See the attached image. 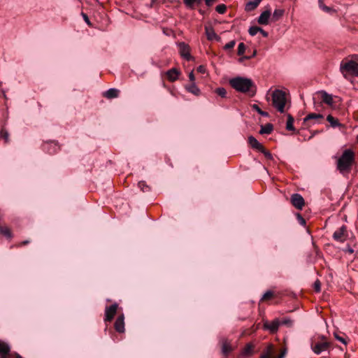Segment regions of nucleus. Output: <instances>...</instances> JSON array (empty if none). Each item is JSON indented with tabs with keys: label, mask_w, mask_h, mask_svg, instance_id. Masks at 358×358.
<instances>
[{
	"label": "nucleus",
	"mask_w": 358,
	"mask_h": 358,
	"mask_svg": "<svg viewBox=\"0 0 358 358\" xmlns=\"http://www.w3.org/2000/svg\"><path fill=\"white\" fill-rule=\"evenodd\" d=\"M231 87L238 92L254 96L257 92V86L252 79L241 76L233 78L229 81Z\"/></svg>",
	"instance_id": "nucleus-1"
},
{
	"label": "nucleus",
	"mask_w": 358,
	"mask_h": 358,
	"mask_svg": "<svg viewBox=\"0 0 358 358\" xmlns=\"http://www.w3.org/2000/svg\"><path fill=\"white\" fill-rule=\"evenodd\" d=\"M355 161V153L350 149H346L338 159L337 169L341 173H348Z\"/></svg>",
	"instance_id": "nucleus-2"
},
{
	"label": "nucleus",
	"mask_w": 358,
	"mask_h": 358,
	"mask_svg": "<svg viewBox=\"0 0 358 358\" xmlns=\"http://www.w3.org/2000/svg\"><path fill=\"white\" fill-rule=\"evenodd\" d=\"M340 71L345 78L350 76L358 77V63L352 60L343 61L340 64Z\"/></svg>",
	"instance_id": "nucleus-3"
},
{
	"label": "nucleus",
	"mask_w": 358,
	"mask_h": 358,
	"mask_svg": "<svg viewBox=\"0 0 358 358\" xmlns=\"http://www.w3.org/2000/svg\"><path fill=\"white\" fill-rule=\"evenodd\" d=\"M286 103L285 92L275 90L272 93V104L280 113H284Z\"/></svg>",
	"instance_id": "nucleus-4"
},
{
	"label": "nucleus",
	"mask_w": 358,
	"mask_h": 358,
	"mask_svg": "<svg viewBox=\"0 0 358 358\" xmlns=\"http://www.w3.org/2000/svg\"><path fill=\"white\" fill-rule=\"evenodd\" d=\"M318 338L320 340H312L310 344L312 350L317 355L328 351L331 348V343L327 341L324 336H319Z\"/></svg>",
	"instance_id": "nucleus-5"
},
{
	"label": "nucleus",
	"mask_w": 358,
	"mask_h": 358,
	"mask_svg": "<svg viewBox=\"0 0 358 358\" xmlns=\"http://www.w3.org/2000/svg\"><path fill=\"white\" fill-rule=\"evenodd\" d=\"M348 238V234L347 227L345 225H342L333 234V238L337 242L343 243Z\"/></svg>",
	"instance_id": "nucleus-6"
},
{
	"label": "nucleus",
	"mask_w": 358,
	"mask_h": 358,
	"mask_svg": "<svg viewBox=\"0 0 358 358\" xmlns=\"http://www.w3.org/2000/svg\"><path fill=\"white\" fill-rule=\"evenodd\" d=\"M323 120H324V116L322 114L311 113H309L308 115H307L303 118V124L307 127H310V124L309 122L310 120H314L315 123L320 124V123H322Z\"/></svg>",
	"instance_id": "nucleus-7"
},
{
	"label": "nucleus",
	"mask_w": 358,
	"mask_h": 358,
	"mask_svg": "<svg viewBox=\"0 0 358 358\" xmlns=\"http://www.w3.org/2000/svg\"><path fill=\"white\" fill-rule=\"evenodd\" d=\"M280 325V321L278 319H275L271 322L265 321L264 322L263 328L268 331L271 334H275L278 331Z\"/></svg>",
	"instance_id": "nucleus-8"
},
{
	"label": "nucleus",
	"mask_w": 358,
	"mask_h": 358,
	"mask_svg": "<svg viewBox=\"0 0 358 358\" xmlns=\"http://www.w3.org/2000/svg\"><path fill=\"white\" fill-rule=\"evenodd\" d=\"M178 48L179 53L182 58L187 61L192 59V56L190 55V48L187 44L184 42H180L178 43Z\"/></svg>",
	"instance_id": "nucleus-9"
},
{
	"label": "nucleus",
	"mask_w": 358,
	"mask_h": 358,
	"mask_svg": "<svg viewBox=\"0 0 358 358\" xmlns=\"http://www.w3.org/2000/svg\"><path fill=\"white\" fill-rule=\"evenodd\" d=\"M117 308L118 305L116 303L106 308L104 318L105 322H110L113 319L115 315L116 314Z\"/></svg>",
	"instance_id": "nucleus-10"
},
{
	"label": "nucleus",
	"mask_w": 358,
	"mask_h": 358,
	"mask_svg": "<svg viewBox=\"0 0 358 358\" xmlns=\"http://www.w3.org/2000/svg\"><path fill=\"white\" fill-rule=\"evenodd\" d=\"M292 204L297 209L301 210L304 206L305 202L303 196L299 194H293L291 196Z\"/></svg>",
	"instance_id": "nucleus-11"
},
{
	"label": "nucleus",
	"mask_w": 358,
	"mask_h": 358,
	"mask_svg": "<svg viewBox=\"0 0 358 358\" xmlns=\"http://www.w3.org/2000/svg\"><path fill=\"white\" fill-rule=\"evenodd\" d=\"M43 150L48 153L52 155L58 152L59 150V146L57 145V143L53 141H50L43 145Z\"/></svg>",
	"instance_id": "nucleus-12"
},
{
	"label": "nucleus",
	"mask_w": 358,
	"mask_h": 358,
	"mask_svg": "<svg viewBox=\"0 0 358 358\" xmlns=\"http://www.w3.org/2000/svg\"><path fill=\"white\" fill-rule=\"evenodd\" d=\"M320 96L321 100L324 103L332 106L333 105V96L331 94H328L326 91L321 90L317 92Z\"/></svg>",
	"instance_id": "nucleus-13"
},
{
	"label": "nucleus",
	"mask_w": 358,
	"mask_h": 358,
	"mask_svg": "<svg viewBox=\"0 0 358 358\" xmlns=\"http://www.w3.org/2000/svg\"><path fill=\"white\" fill-rule=\"evenodd\" d=\"M180 71L176 68H172L166 72L167 79L171 82H174L178 78Z\"/></svg>",
	"instance_id": "nucleus-14"
},
{
	"label": "nucleus",
	"mask_w": 358,
	"mask_h": 358,
	"mask_svg": "<svg viewBox=\"0 0 358 358\" xmlns=\"http://www.w3.org/2000/svg\"><path fill=\"white\" fill-rule=\"evenodd\" d=\"M185 6L189 10H194L201 5L203 0H182Z\"/></svg>",
	"instance_id": "nucleus-15"
},
{
	"label": "nucleus",
	"mask_w": 358,
	"mask_h": 358,
	"mask_svg": "<svg viewBox=\"0 0 358 358\" xmlns=\"http://www.w3.org/2000/svg\"><path fill=\"white\" fill-rule=\"evenodd\" d=\"M124 315H121L117 317L115 322V329L119 333H123L124 331Z\"/></svg>",
	"instance_id": "nucleus-16"
},
{
	"label": "nucleus",
	"mask_w": 358,
	"mask_h": 358,
	"mask_svg": "<svg viewBox=\"0 0 358 358\" xmlns=\"http://www.w3.org/2000/svg\"><path fill=\"white\" fill-rule=\"evenodd\" d=\"M271 17V11L266 10L262 13L258 17L257 22L259 24L266 25L268 24V19Z\"/></svg>",
	"instance_id": "nucleus-17"
},
{
	"label": "nucleus",
	"mask_w": 358,
	"mask_h": 358,
	"mask_svg": "<svg viewBox=\"0 0 358 358\" xmlns=\"http://www.w3.org/2000/svg\"><path fill=\"white\" fill-rule=\"evenodd\" d=\"M119 94V90L116 88H110L109 90L103 92V96L108 99H111L118 97Z\"/></svg>",
	"instance_id": "nucleus-18"
},
{
	"label": "nucleus",
	"mask_w": 358,
	"mask_h": 358,
	"mask_svg": "<svg viewBox=\"0 0 358 358\" xmlns=\"http://www.w3.org/2000/svg\"><path fill=\"white\" fill-rule=\"evenodd\" d=\"M248 143L255 150L260 151L264 146L252 136L248 137Z\"/></svg>",
	"instance_id": "nucleus-19"
},
{
	"label": "nucleus",
	"mask_w": 358,
	"mask_h": 358,
	"mask_svg": "<svg viewBox=\"0 0 358 358\" xmlns=\"http://www.w3.org/2000/svg\"><path fill=\"white\" fill-rule=\"evenodd\" d=\"M262 1V0H252L248 1L245 5V10L252 11L255 10L259 6Z\"/></svg>",
	"instance_id": "nucleus-20"
},
{
	"label": "nucleus",
	"mask_w": 358,
	"mask_h": 358,
	"mask_svg": "<svg viewBox=\"0 0 358 358\" xmlns=\"http://www.w3.org/2000/svg\"><path fill=\"white\" fill-rule=\"evenodd\" d=\"M205 29L208 40L212 41L213 39H220V37L216 34L213 28L206 27Z\"/></svg>",
	"instance_id": "nucleus-21"
},
{
	"label": "nucleus",
	"mask_w": 358,
	"mask_h": 358,
	"mask_svg": "<svg viewBox=\"0 0 358 358\" xmlns=\"http://www.w3.org/2000/svg\"><path fill=\"white\" fill-rule=\"evenodd\" d=\"M185 89L190 93L199 96L201 93L200 90L196 85L195 83H192L189 85L185 86Z\"/></svg>",
	"instance_id": "nucleus-22"
},
{
	"label": "nucleus",
	"mask_w": 358,
	"mask_h": 358,
	"mask_svg": "<svg viewBox=\"0 0 358 358\" xmlns=\"http://www.w3.org/2000/svg\"><path fill=\"white\" fill-rule=\"evenodd\" d=\"M273 130V126L271 123H267L265 125L261 126L259 131L260 134H270Z\"/></svg>",
	"instance_id": "nucleus-23"
},
{
	"label": "nucleus",
	"mask_w": 358,
	"mask_h": 358,
	"mask_svg": "<svg viewBox=\"0 0 358 358\" xmlns=\"http://www.w3.org/2000/svg\"><path fill=\"white\" fill-rule=\"evenodd\" d=\"M327 120L330 123V125L334 128L337 127H345V126L343 124H341L337 119L334 118L331 115H329L327 117Z\"/></svg>",
	"instance_id": "nucleus-24"
},
{
	"label": "nucleus",
	"mask_w": 358,
	"mask_h": 358,
	"mask_svg": "<svg viewBox=\"0 0 358 358\" xmlns=\"http://www.w3.org/2000/svg\"><path fill=\"white\" fill-rule=\"evenodd\" d=\"M0 234L6 237L7 238H11L13 237L10 229L6 226L0 225Z\"/></svg>",
	"instance_id": "nucleus-25"
},
{
	"label": "nucleus",
	"mask_w": 358,
	"mask_h": 358,
	"mask_svg": "<svg viewBox=\"0 0 358 358\" xmlns=\"http://www.w3.org/2000/svg\"><path fill=\"white\" fill-rule=\"evenodd\" d=\"M294 117L290 115H287V120L286 123V129L288 131H295V128L293 125Z\"/></svg>",
	"instance_id": "nucleus-26"
},
{
	"label": "nucleus",
	"mask_w": 358,
	"mask_h": 358,
	"mask_svg": "<svg viewBox=\"0 0 358 358\" xmlns=\"http://www.w3.org/2000/svg\"><path fill=\"white\" fill-rule=\"evenodd\" d=\"M285 11L283 9H275L273 13L272 20L274 22L278 21L280 18L282 17Z\"/></svg>",
	"instance_id": "nucleus-27"
},
{
	"label": "nucleus",
	"mask_w": 358,
	"mask_h": 358,
	"mask_svg": "<svg viewBox=\"0 0 358 358\" xmlns=\"http://www.w3.org/2000/svg\"><path fill=\"white\" fill-rule=\"evenodd\" d=\"M318 3H319V7H320L322 10H324V12H326V13H336V10H334V8H331V7L327 6V5H324V4L323 3L322 0H318Z\"/></svg>",
	"instance_id": "nucleus-28"
},
{
	"label": "nucleus",
	"mask_w": 358,
	"mask_h": 358,
	"mask_svg": "<svg viewBox=\"0 0 358 358\" xmlns=\"http://www.w3.org/2000/svg\"><path fill=\"white\" fill-rule=\"evenodd\" d=\"M252 350H253L252 345L250 343L247 344L242 351V355L248 356V355H252Z\"/></svg>",
	"instance_id": "nucleus-29"
},
{
	"label": "nucleus",
	"mask_w": 358,
	"mask_h": 358,
	"mask_svg": "<svg viewBox=\"0 0 358 358\" xmlns=\"http://www.w3.org/2000/svg\"><path fill=\"white\" fill-rule=\"evenodd\" d=\"M138 187L143 192H148L150 191V187L144 181H140L138 183Z\"/></svg>",
	"instance_id": "nucleus-30"
},
{
	"label": "nucleus",
	"mask_w": 358,
	"mask_h": 358,
	"mask_svg": "<svg viewBox=\"0 0 358 358\" xmlns=\"http://www.w3.org/2000/svg\"><path fill=\"white\" fill-rule=\"evenodd\" d=\"M334 335L335 338L337 341L341 342L343 344H344L345 345L348 344L349 339L346 336H345V337L341 336L337 333H334Z\"/></svg>",
	"instance_id": "nucleus-31"
},
{
	"label": "nucleus",
	"mask_w": 358,
	"mask_h": 358,
	"mask_svg": "<svg viewBox=\"0 0 358 358\" xmlns=\"http://www.w3.org/2000/svg\"><path fill=\"white\" fill-rule=\"evenodd\" d=\"M253 110H256L259 114L264 117H268V113L267 112L263 111L257 104H253L252 106Z\"/></svg>",
	"instance_id": "nucleus-32"
},
{
	"label": "nucleus",
	"mask_w": 358,
	"mask_h": 358,
	"mask_svg": "<svg viewBox=\"0 0 358 358\" xmlns=\"http://www.w3.org/2000/svg\"><path fill=\"white\" fill-rule=\"evenodd\" d=\"M0 137L3 138L5 140L6 143H8L9 141V134L8 131L2 128L0 130Z\"/></svg>",
	"instance_id": "nucleus-33"
},
{
	"label": "nucleus",
	"mask_w": 358,
	"mask_h": 358,
	"mask_svg": "<svg viewBox=\"0 0 358 358\" xmlns=\"http://www.w3.org/2000/svg\"><path fill=\"white\" fill-rule=\"evenodd\" d=\"M215 93L222 98L226 97L227 90L224 87H218L215 90Z\"/></svg>",
	"instance_id": "nucleus-34"
},
{
	"label": "nucleus",
	"mask_w": 358,
	"mask_h": 358,
	"mask_svg": "<svg viewBox=\"0 0 358 358\" xmlns=\"http://www.w3.org/2000/svg\"><path fill=\"white\" fill-rule=\"evenodd\" d=\"M215 10L220 14H224L227 10V6L224 4H219L216 6Z\"/></svg>",
	"instance_id": "nucleus-35"
},
{
	"label": "nucleus",
	"mask_w": 358,
	"mask_h": 358,
	"mask_svg": "<svg viewBox=\"0 0 358 358\" xmlns=\"http://www.w3.org/2000/svg\"><path fill=\"white\" fill-rule=\"evenodd\" d=\"M246 47L243 43H240L238 46L237 54L238 55H243L245 51Z\"/></svg>",
	"instance_id": "nucleus-36"
},
{
	"label": "nucleus",
	"mask_w": 358,
	"mask_h": 358,
	"mask_svg": "<svg viewBox=\"0 0 358 358\" xmlns=\"http://www.w3.org/2000/svg\"><path fill=\"white\" fill-rule=\"evenodd\" d=\"M273 296V292L272 291H267L266 292L264 295L262 296L261 300L262 301H266L271 299Z\"/></svg>",
	"instance_id": "nucleus-37"
},
{
	"label": "nucleus",
	"mask_w": 358,
	"mask_h": 358,
	"mask_svg": "<svg viewBox=\"0 0 358 358\" xmlns=\"http://www.w3.org/2000/svg\"><path fill=\"white\" fill-rule=\"evenodd\" d=\"M257 55V50H254L252 54L250 56H243L238 59V62L240 63H243L246 59H250L251 58L255 57Z\"/></svg>",
	"instance_id": "nucleus-38"
},
{
	"label": "nucleus",
	"mask_w": 358,
	"mask_h": 358,
	"mask_svg": "<svg viewBox=\"0 0 358 358\" xmlns=\"http://www.w3.org/2000/svg\"><path fill=\"white\" fill-rule=\"evenodd\" d=\"M259 30H260V27H257V26H253V27H250L248 32H249L250 35L255 36L259 32Z\"/></svg>",
	"instance_id": "nucleus-39"
},
{
	"label": "nucleus",
	"mask_w": 358,
	"mask_h": 358,
	"mask_svg": "<svg viewBox=\"0 0 358 358\" xmlns=\"http://www.w3.org/2000/svg\"><path fill=\"white\" fill-rule=\"evenodd\" d=\"M259 152L263 153L264 157L267 159L271 160L273 159V156H272L271 153L269 151L266 150L264 148H263V149H262Z\"/></svg>",
	"instance_id": "nucleus-40"
},
{
	"label": "nucleus",
	"mask_w": 358,
	"mask_h": 358,
	"mask_svg": "<svg viewBox=\"0 0 358 358\" xmlns=\"http://www.w3.org/2000/svg\"><path fill=\"white\" fill-rule=\"evenodd\" d=\"M235 45H236V41L234 40H232V41H229V43H227L224 46V49L225 50H229L233 49L234 47L235 46Z\"/></svg>",
	"instance_id": "nucleus-41"
},
{
	"label": "nucleus",
	"mask_w": 358,
	"mask_h": 358,
	"mask_svg": "<svg viewBox=\"0 0 358 358\" xmlns=\"http://www.w3.org/2000/svg\"><path fill=\"white\" fill-rule=\"evenodd\" d=\"M231 350V348L230 345H229L228 344L225 343L222 345V352L224 355H227Z\"/></svg>",
	"instance_id": "nucleus-42"
},
{
	"label": "nucleus",
	"mask_w": 358,
	"mask_h": 358,
	"mask_svg": "<svg viewBox=\"0 0 358 358\" xmlns=\"http://www.w3.org/2000/svg\"><path fill=\"white\" fill-rule=\"evenodd\" d=\"M292 321L290 319H284L280 322V324H285L288 327H291L292 325Z\"/></svg>",
	"instance_id": "nucleus-43"
},
{
	"label": "nucleus",
	"mask_w": 358,
	"mask_h": 358,
	"mask_svg": "<svg viewBox=\"0 0 358 358\" xmlns=\"http://www.w3.org/2000/svg\"><path fill=\"white\" fill-rule=\"evenodd\" d=\"M315 290L317 292H320V280H317L314 283Z\"/></svg>",
	"instance_id": "nucleus-44"
},
{
	"label": "nucleus",
	"mask_w": 358,
	"mask_h": 358,
	"mask_svg": "<svg viewBox=\"0 0 358 358\" xmlns=\"http://www.w3.org/2000/svg\"><path fill=\"white\" fill-rule=\"evenodd\" d=\"M297 219L301 225L306 224L305 219L299 213L297 214Z\"/></svg>",
	"instance_id": "nucleus-45"
},
{
	"label": "nucleus",
	"mask_w": 358,
	"mask_h": 358,
	"mask_svg": "<svg viewBox=\"0 0 358 358\" xmlns=\"http://www.w3.org/2000/svg\"><path fill=\"white\" fill-rule=\"evenodd\" d=\"M81 15L83 16L85 22L88 24V25H90L91 24V22L90 21V19L87 16V15L85 13H81Z\"/></svg>",
	"instance_id": "nucleus-46"
},
{
	"label": "nucleus",
	"mask_w": 358,
	"mask_h": 358,
	"mask_svg": "<svg viewBox=\"0 0 358 358\" xmlns=\"http://www.w3.org/2000/svg\"><path fill=\"white\" fill-rule=\"evenodd\" d=\"M164 2H165L164 0H152L151 4H152V6H156V5L164 3Z\"/></svg>",
	"instance_id": "nucleus-47"
},
{
	"label": "nucleus",
	"mask_w": 358,
	"mask_h": 358,
	"mask_svg": "<svg viewBox=\"0 0 358 358\" xmlns=\"http://www.w3.org/2000/svg\"><path fill=\"white\" fill-rule=\"evenodd\" d=\"M197 71L201 73H204L206 72V67L203 65H200L197 67Z\"/></svg>",
	"instance_id": "nucleus-48"
},
{
	"label": "nucleus",
	"mask_w": 358,
	"mask_h": 358,
	"mask_svg": "<svg viewBox=\"0 0 358 358\" xmlns=\"http://www.w3.org/2000/svg\"><path fill=\"white\" fill-rule=\"evenodd\" d=\"M189 80L192 83H194V80H195V77H194V73L193 71L190 72L189 74Z\"/></svg>",
	"instance_id": "nucleus-49"
},
{
	"label": "nucleus",
	"mask_w": 358,
	"mask_h": 358,
	"mask_svg": "<svg viewBox=\"0 0 358 358\" xmlns=\"http://www.w3.org/2000/svg\"><path fill=\"white\" fill-rule=\"evenodd\" d=\"M215 0H205V3L208 7L211 6Z\"/></svg>",
	"instance_id": "nucleus-50"
},
{
	"label": "nucleus",
	"mask_w": 358,
	"mask_h": 358,
	"mask_svg": "<svg viewBox=\"0 0 358 358\" xmlns=\"http://www.w3.org/2000/svg\"><path fill=\"white\" fill-rule=\"evenodd\" d=\"M259 32H260V33L262 34V36H263L264 37H267V36H268V32H266V31H264V30L263 29H262L261 27H260V30H259Z\"/></svg>",
	"instance_id": "nucleus-51"
},
{
	"label": "nucleus",
	"mask_w": 358,
	"mask_h": 358,
	"mask_svg": "<svg viewBox=\"0 0 358 358\" xmlns=\"http://www.w3.org/2000/svg\"><path fill=\"white\" fill-rule=\"evenodd\" d=\"M345 251H346V252H349V253H350V254H352V253H353V252H354L353 249H352V248H351L350 247H348V248L345 250Z\"/></svg>",
	"instance_id": "nucleus-52"
},
{
	"label": "nucleus",
	"mask_w": 358,
	"mask_h": 358,
	"mask_svg": "<svg viewBox=\"0 0 358 358\" xmlns=\"http://www.w3.org/2000/svg\"><path fill=\"white\" fill-rule=\"evenodd\" d=\"M260 358H271L269 354L262 355Z\"/></svg>",
	"instance_id": "nucleus-53"
},
{
	"label": "nucleus",
	"mask_w": 358,
	"mask_h": 358,
	"mask_svg": "<svg viewBox=\"0 0 358 358\" xmlns=\"http://www.w3.org/2000/svg\"><path fill=\"white\" fill-rule=\"evenodd\" d=\"M29 243V241L27 240V241H22L20 245H25L28 244Z\"/></svg>",
	"instance_id": "nucleus-54"
},
{
	"label": "nucleus",
	"mask_w": 358,
	"mask_h": 358,
	"mask_svg": "<svg viewBox=\"0 0 358 358\" xmlns=\"http://www.w3.org/2000/svg\"><path fill=\"white\" fill-rule=\"evenodd\" d=\"M285 355V351H283L281 352V354L280 355V356L278 358H283Z\"/></svg>",
	"instance_id": "nucleus-55"
},
{
	"label": "nucleus",
	"mask_w": 358,
	"mask_h": 358,
	"mask_svg": "<svg viewBox=\"0 0 358 358\" xmlns=\"http://www.w3.org/2000/svg\"><path fill=\"white\" fill-rule=\"evenodd\" d=\"M199 13L201 15H204V11L201 9H199Z\"/></svg>",
	"instance_id": "nucleus-56"
},
{
	"label": "nucleus",
	"mask_w": 358,
	"mask_h": 358,
	"mask_svg": "<svg viewBox=\"0 0 358 358\" xmlns=\"http://www.w3.org/2000/svg\"><path fill=\"white\" fill-rule=\"evenodd\" d=\"M3 95L5 99H7L5 92H3Z\"/></svg>",
	"instance_id": "nucleus-57"
},
{
	"label": "nucleus",
	"mask_w": 358,
	"mask_h": 358,
	"mask_svg": "<svg viewBox=\"0 0 358 358\" xmlns=\"http://www.w3.org/2000/svg\"><path fill=\"white\" fill-rule=\"evenodd\" d=\"M357 141H358V135H357Z\"/></svg>",
	"instance_id": "nucleus-58"
}]
</instances>
